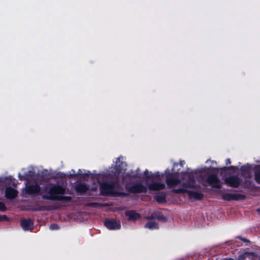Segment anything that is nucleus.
I'll use <instances>...</instances> for the list:
<instances>
[{
	"label": "nucleus",
	"mask_w": 260,
	"mask_h": 260,
	"mask_svg": "<svg viewBox=\"0 0 260 260\" xmlns=\"http://www.w3.org/2000/svg\"><path fill=\"white\" fill-rule=\"evenodd\" d=\"M218 170L211 166L198 168L194 170L189 169L185 171H181L178 164L174 163L171 170L167 169L165 173L156 172L152 173L146 170L144 173H140L138 169L135 171L125 173L122 180L126 187L133 193H142L147 191V187L141 183L135 184L136 182L145 179L148 182V188L151 190H160L165 188L164 183L160 182L165 177L166 182L173 191L176 193L187 192L189 198L192 200H201L203 194L198 191L189 190L200 186L199 182H207L212 187L219 188L221 183L217 176L211 174V172Z\"/></svg>",
	"instance_id": "nucleus-1"
},
{
	"label": "nucleus",
	"mask_w": 260,
	"mask_h": 260,
	"mask_svg": "<svg viewBox=\"0 0 260 260\" xmlns=\"http://www.w3.org/2000/svg\"><path fill=\"white\" fill-rule=\"evenodd\" d=\"M124 157L119 156L108 170L97 174L95 171L92 173L85 170H78L77 175L83 176L84 179L87 180L91 178L96 180L100 186V189L103 194H113L116 193L115 189L118 187L119 182H123L122 178L125 176V171L127 165L123 161ZM76 175L75 171L72 170L69 171L64 176L69 178Z\"/></svg>",
	"instance_id": "nucleus-2"
},
{
	"label": "nucleus",
	"mask_w": 260,
	"mask_h": 260,
	"mask_svg": "<svg viewBox=\"0 0 260 260\" xmlns=\"http://www.w3.org/2000/svg\"><path fill=\"white\" fill-rule=\"evenodd\" d=\"M11 176H0V187H6L5 197L7 199H13L15 198L18 194L16 189L11 187H8L13 181Z\"/></svg>",
	"instance_id": "nucleus-3"
},
{
	"label": "nucleus",
	"mask_w": 260,
	"mask_h": 260,
	"mask_svg": "<svg viewBox=\"0 0 260 260\" xmlns=\"http://www.w3.org/2000/svg\"><path fill=\"white\" fill-rule=\"evenodd\" d=\"M65 189L59 185H54L48 189L49 196L43 197L44 199L51 200H60L59 195L64 194Z\"/></svg>",
	"instance_id": "nucleus-4"
},
{
	"label": "nucleus",
	"mask_w": 260,
	"mask_h": 260,
	"mask_svg": "<svg viewBox=\"0 0 260 260\" xmlns=\"http://www.w3.org/2000/svg\"><path fill=\"white\" fill-rule=\"evenodd\" d=\"M24 190L25 193L28 195H35L40 192V187L36 181H28L25 183Z\"/></svg>",
	"instance_id": "nucleus-5"
},
{
	"label": "nucleus",
	"mask_w": 260,
	"mask_h": 260,
	"mask_svg": "<svg viewBox=\"0 0 260 260\" xmlns=\"http://www.w3.org/2000/svg\"><path fill=\"white\" fill-rule=\"evenodd\" d=\"M36 168L29 167L27 169H22V171H23V174L21 175V173H18V177L20 180H26L27 181H30L32 179L35 174H36Z\"/></svg>",
	"instance_id": "nucleus-6"
},
{
	"label": "nucleus",
	"mask_w": 260,
	"mask_h": 260,
	"mask_svg": "<svg viewBox=\"0 0 260 260\" xmlns=\"http://www.w3.org/2000/svg\"><path fill=\"white\" fill-rule=\"evenodd\" d=\"M104 224L107 229L110 230H118L121 228L120 221L114 219H106Z\"/></svg>",
	"instance_id": "nucleus-7"
},
{
	"label": "nucleus",
	"mask_w": 260,
	"mask_h": 260,
	"mask_svg": "<svg viewBox=\"0 0 260 260\" xmlns=\"http://www.w3.org/2000/svg\"><path fill=\"white\" fill-rule=\"evenodd\" d=\"M226 182L232 187H238L242 182V180L235 176H232L225 179Z\"/></svg>",
	"instance_id": "nucleus-8"
},
{
	"label": "nucleus",
	"mask_w": 260,
	"mask_h": 260,
	"mask_svg": "<svg viewBox=\"0 0 260 260\" xmlns=\"http://www.w3.org/2000/svg\"><path fill=\"white\" fill-rule=\"evenodd\" d=\"M22 229L25 231H30L33 226V221L30 219H23L21 221Z\"/></svg>",
	"instance_id": "nucleus-9"
},
{
	"label": "nucleus",
	"mask_w": 260,
	"mask_h": 260,
	"mask_svg": "<svg viewBox=\"0 0 260 260\" xmlns=\"http://www.w3.org/2000/svg\"><path fill=\"white\" fill-rule=\"evenodd\" d=\"M222 198L224 200L231 201V200H238L243 199L244 196L240 194H233V193H225L222 195Z\"/></svg>",
	"instance_id": "nucleus-10"
},
{
	"label": "nucleus",
	"mask_w": 260,
	"mask_h": 260,
	"mask_svg": "<svg viewBox=\"0 0 260 260\" xmlns=\"http://www.w3.org/2000/svg\"><path fill=\"white\" fill-rule=\"evenodd\" d=\"M125 214L129 220L135 221L140 217V214L135 210H127L125 212Z\"/></svg>",
	"instance_id": "nucleus-11"
},
{
	"label": "nucleus",
	"mask_w": 260,
	"mask_h": 260,
	"mask_svg": "<svg viewBox=\"0 0 260 260\" xmlns=\"http://www.w3.org/2000/svg\"><path fill=\"white\" fill-rule=\"evenodd\" d=\"M147 219H156L158 220L161 221H166V217L161 214L159 212L155 211L152 212L150 216H148L146 217Z\"/></svg>",
	"instance_id": "nucleus-12"
},
{
	"label": "nucleus",
	"mask_w": 260,
	"mask_h": 260,
	"mask_svg": "<svg viewBox=\"0 0 260 260\" xmlns=\"http://www.w3.org/2000/svg\"><path fill=\"white\" fill-rule=\"evenodd\" d=\"M76 190L81 193L86 192L88 189V186L83 183H79L76 185Z\"/></svg>",
	"instance_id": "nucleus-13"
},
{
	"label": "nucleus",
	"mask_w": 260,
	"mask_h": 260,
	"mask_svg": "<svg viewBox=\"0 0 260 260\" xmlns=\"http://www.w3.org/2000/svg\"><path fill=\"white\" fill-rule=\"evenodd\" d=\"M241 174L245 178L250 176V167L248 165L242 166L241 168Z\"/></svg>",
	"instance_id": "nucleus-14"
},
{
	"label": "nucleus",
	"mask_w": 260,
	"mask_h": 260,
	"mask_svg": "<svg viewBox=\"0 0 260 260\" xmlns=\"http://www.w3.org/2000/svg\"><path fill=\"white\" fill-rule=\"evenodd\" d=\"M166 194L164 192L158 193L155 196V199L158 203H163L166 201Z\"/></svg>",
	"instance_id": "nucleus-15"
},
{
	"label": "nucleus",
	"mask_w": 260,
	"mask_h": 260,
	"mask_svg": "<svg viewBox=\"0 0 260 260\" xmlns=\"http://www.w3.org/2000/svg\"><path fill=\"white\" fill-rule=\"evenodd\" d=\"M145 227L150 230H155L158 229V224L156 222L150 221L145 224Z\"/></svg>",
	"instance_id": "nucleus-16"
},
{
	"label": "nucleus",
	"mask_w": 260,
	"mask_h": 260,
	"mask_svg": "<svg viewBox=\"0 0 260 260\" xmlns=\"http://www.w3.org/2000/svg\"><path fill=\"white\" fill-rule=\"evenodd\" d=\"M254 178L256 182L260 184V171H257L255 172Z\"/></svg>",
	"instance_id": "nucleus-17"
},
{
	"label": "nucleus",
	"mask_w": 260,
	"mask_h": 260,
	"mask_svg": "<svg viewBox=\"0 0 260 260\" xmlns=\"http://www.w3.org/2000/svg\"><path fill=\"white\" fill-rule=\"evenodd\" d=\"M50 229L51 230H57L59 229V227L57 224L55 223H52L50 225Z\"/></svg>",
	"instance_id": "nucleus-18"
},
{
	"label": "nucleus",
	"mask_w": 260,
	"mask_h": 260,
	"mask_svg": "<svg viewBox=\"0 0 260 260\" xmlns=\"http://www.w3.org/2000/svg\"><path fill=\"white\" fill-rule=\"evenodd\" d=\"M239 238L240 239L241 241L243 243H250V241L246 238H242V237H239Z\"/></svg>",
	"instance_id": "nucleus-19"
},
{
	"label": "nucleus",
	"mask_w": 260,
	"mask_h": 260,
	"mask_svg": "<svg viewBox=\"0 0 260 260\" xmlns=\"http://www.w3.org/2000/svg\"><path fill=\"white\" fill-rule=\"evenodd\" d=\"M6 207L4 203L0 202V210L4 211L6 210Z\"/></svg>",
	"instance_id": "nucleus-20"
},
{
	"label": "nucleus",
	"mask_w": 260,
	"mask_h": 260,
	"mask_svg": "<svg viewBox=\"0 0 260 260\" xmlns=\"http://www.w3.org/2000/svg\"><path fill=\"white\" fill-rule=\"evenodd\" d=\"M237 169V168L236 167H234V166H231L228 168L224 167L223 168V169H224V170H235Z\"/></svg>",
	"instance_id": "nucleus-21"
},
{
	"label": "nucleus",
	"mask_w": 260,
	"mask_h": 260,
	"mask_svg": "<svg viewBox=\"0 0 260 260\" xmlns=\"http://www.w3.org/2000/svg\"><path fill=\"white\" fill-rule=\"evenodd\" d=\"M185 162L184 160H181L180 161V163L178 165H179V167L182 168L183 166L185 165Z\"/></svg>",
	"instance_id": "nucleus-22"
},
{
	"label": "nucleus",
	"mask_w": 260,
	"mask_h": 260,
	"mask_svg": "<svg viewBox=\"0 0 260 260\" xmlns=\"http://www.w3.org/2000/svg\"><path fill=\"white\" fill-rule=\"evenodd\" d=\"M206 163L207 164L210 163L211 165H213L214 163L216 164V162L213 160H207Z\"/></svg>",
	"instance_id": "nucleus-23"
},
{
	"label": "nucleus",
	"mask_w": 260,
	"mask_h": 260,
	"mask_svg": "<svg viewBox=\"0 0 260 260\" xmlns=\"http://www.w3.org/2000/svg\"><path fill=\"white\" fill-rule=\"evenodd\" d=\"M231 164V160L229 158L226 159V165H228Z\"/></svg>",
	"instance_id": "nucleus-24"
},
{
	"label": "nucleus",
	"mask_w": 260,
	"mask_h": 260,
	"mask_svg": "<svg viewBox=\"0 0 260 260\" xmlns=\"http://www.w3.org/2000/svg\"><path fill=\"white\" fill-rule=\"evenodd\" d=\"M6 218V216L4 215V216H2L1 215L0 216V220H4V219Z\"/></svg>",
	"instance_id": "nucleus-25"
},
{
	"label": "nucleus",
	"mask_w": 260,
	"mask_h": 260,
	"mask_svg": "<svg viewBox=\"0 0 260 260\" xmlns=\"http://www.w3.org/2000/svg\"><path fill=\"white\" fill-rule=\"evenodd\" d=\"M256 212L260 215V208L256 209Z\"/></svg>",
	"instance_id": "nucleus-26"
},
{
	"label": "nucleus",
	"mask_w": 260,
	"mask_h": 260,
	"mask_svg": "<svg viewBox=\"0 0 260 260\" xmlns=\"http://www.w3.org/2000/svg\"><path fill=\"white\" fill-rule=\"evenodd\" d=\"M224 260H234V259H233V258H229V259H224Z\"/></svg>",
	"instance_id": "nucleus-27"
}]
</instances>
